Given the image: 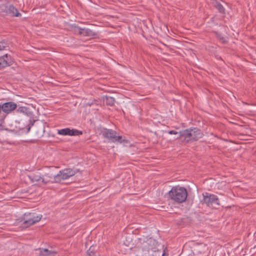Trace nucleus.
I'll list each match as a JSON object with an SVG mask.
<instances>
[{
	"mask_svg": "<svg viewBox=\"0 0 256 256\" xmlns=\"http://www.w3.org/2000/svg\"><path fill=\"white\" fill-rule=\"evenodd\" d=\"M30 126H28V132H29V131H30Z\"/></svg>",
	"mask_w": 256,
	"mask_h": 256,
	"instance_id": "obj_22",
	"label": "nucleus"
},
{
	"mask_svg": "<svg viewBox=\"0 0 256 256\" xmlns=\"http://www.w3.org/2000/svg\"><path fill=\"white\" fill-rule=\"evenodd\" d=\"M168 256V254H166L165 253V252H163V254H162V256Z\"/></svg>",
	"mask_w": 256,
	"mask_h": 256,
	"instance_id": "obj_21",
	"label": "nucleus"
},
{
	"mask_svg": "<svg viewBox=\"0 0 256 256\" xmlns=\"http://www.w3.org/2000/svg\"><path fill=\"white\" fill-rule=\"evenodd\" d=\"M78 33L83 36H93L96 35V34L92 30L86 28H78Z\"/></svg>",
	"mask_w": 256,
	"mask_h": 256,
	"instance_id": "obj_12",
	"label": "nucleus"
},
{
	"mask_svg": "<svg viewBox=\"0 0 256 256\" xmlns=\"http://www.w3.org/2000/svg\"><path fill=\"white\" fill-rule=\"evenodd\" d=\"M169 198L176 202L180 204L186 201L188 196L186 190L182 186H176L168 192Z\"/></svg>",
	"mask_w": 256,
	"mask_h": 256,
	"instance_id": "obj_1",
	"label": "nucleus"
},
{
	"mask_svg": "<svg viewBox=\"0 0 256 256\" xmlns=\"http://www.w3.org/2000/svg\"><path fill=\"white\" fill-rule=\"evenodd\" d=\"M203 134L202 131L197 128H189L186 130L180 131L179 132V136L176 138H184L187 142L192 140H196L203 136Z\"/></svg>",
	"mask_w": 256,
	"mask_h": 256,
	"instance_id": "obj_2",
	"label": "nucleus"
},
{
	"mask_svg": "<svg viewBox=\"0 0 256 256\" xmlns=\"http://www.w3.org/2000/svg\"><path fill=\"white\" fill-rule=\"evenodd\" d=\"M42 218V214H38L36 213H25L22 216L23 224L26 227L29 226L34 224L38 222Z\"/></svg>",
	"mask_w": 256,
	"mask_h": 256,
	"instance_id": "obj_6",
	"label": "nucleus"
},
{
	"mask_svg": "<svg viewBox=\"0 0 256 256\" xmlns=\"http://www.w3.org/2000/svg\"><path fill=\"white\" fill-rule=\"evenodd\" d=\"M58 134L62 136H79L82 134V132L76 130L70 129V128H65L58 130Z\"/></svg>",
	"mask_w": 256,
	"mask_h": 256,
	"instance_id": "obj_10",
	"label": "nucleus"
},
{
	"mask_svg": "<svg viewBox=\"0 0 256 256\" xmlns=\"http://www.w3.org/2000/svg\"><path fill=\"white\" fill-rule=\"evenodd\" d=\"M214 34H216L218 38L223 44H225L227 42L226 38L220 34H219L218 32H214Z\"/></svg>",
	"mask_w": 256,
	"mask_h": 256,
	"instance_id": "obj_18",
	"label": "nucleus"
},
{
	"mask_svg": "<svg viewBox=\"0 0 256 256\" xmlns=\"http://www.w3.org/2000/svg\"><path fill=\"white\" fill-rule=\"evenodd\" d=\"M8 48V44L6 41L3 40L0 42V51L6 50Z\"/></svg>",
	"mask_w": 256,
	"mask_h": 256,
	"instance_id": "obj_17",
	"label": "nucleus"
},
{
	"mask_svg": "<svg viewBox=\"0 0 256 256\" xmlns=\"http://www.w3.org/2000/svg\"><path fill=\"white\" fill-rule=\"evenodd\" d=\"M155 244V240L152 238H150L147 242L142 244V248L144 256H148L150 254V251L154 252L158 251L156 250V248L153 246Z\"/></svg>",
	"mask_w": 256,
	"mask_h": 256,
	"instance_id": "obj_8",
	"label": "nucleus"
},
{
	"mask_svg": "<svg viewBox=\"0 0 256 256\" xmlns=\"http://www.w3.org/2000/svg\"><path fill=\"white\" fill-rule=\"evenodd\" d=\"M39 256H55L56 252L46 248H39Z\"/></svg>",
	"mask_w": 256,
	"mask_h": 256,
	"instance_id": "obj_13",
	"label": "nucleus"
},
{
	"mask_svg": "<svg viewBox=\"0 0 256 256\" xmlns=\"http://www.w3.org/2000/svg\"><path fill=\"white\" fill-rule=\"evenodd\" d=\"M16 108V104L14 102H7L4 103L0 107L2 110L6 113H9Z\"/></svg>",
	"mask_w": 256,
	"mask_h": 256,
	"instance_id": "obj_11",
	"label": "nucleus"
},
{
	"mask_svg": "<svg viewBox=\"0 0 256 256\" xmlns=\"http://www.w3.org/2000/svg\"><path fill=\"white\" fill-rule=\"evenodd\" d=\"M214 7L218 10V11L221 14H224L225 9L222 5L220 2H216L214 4Z\"/></svg>",
	"mask_w": 256,
	"mask_h": 256,
	"instance_id": "obj_16",
	"label": "nucleus"
},
{
	"mask_svg": "<svg viewBox=\"0 0 256 256\" xmlns=\"http://www.w3.org/2000/svg\"><path fill=\"white\" fill-rule=\"evenodd\" d=\"M202 196L203 202L208 206L213 204L220 205L219 200L216 196L205 192L202 194Z\"/></svg>",
	"mask_w": 256,
	"mask_h": 256,
	"instance_id": "obj_9",
	"label": "nucleus"
},
{
	"mask_svg": "<svg viewBox=\"0 0 256 256\" xmlns=\"http://www.w3.org/2000/svg\"><path fill=\"white\" fill-rule=\"evenodd\" d=\"M88 104L89 106L91 105V104Z\"/></svg>",
	"mask_w": 256,
	"mask_h": 256,
	"instance_id": "obj_23",
	"label": "nucleus"
},
{
	"mask_svg": "<svg viewBox=\"0 0 256 256\" xmlns=\"http://www.w3.org/2000/svg\"><path fill=\"white\" fill-rule=\"evenodd\" d=\"M168 133L170 134H178V137L179 136V133H178L177 132H176L175 130H172L168 131Z\"/></svg>",
	"mask_w": 256,
	"mask_h": 256,
	"instance_id": "obj_20",
	"label": "nucleus"
},
{
	"mask_svg": "<svg viewBox=\"0 0 256 256\" xmlns=\"http://www.w3.org/2000/svg\"><path fill=\"white\" fill-rule=\"evenodd\" d=\"M78 172V170L70 168L64 169L60 171L56 176H52L54 182H60L62 180H65L74 176Z\"/></svg>",
	"mask_w": 256,
	"mask_h": 256,
	"instance_id": "obj_5",
	"label": "nucleus"
},
{
	"mask_svg": "<svg viewBox=\"0 0 256 256\" xmlns=\"http://www.w3.org/2000/svg\"><path fill=\"white\" fill-rule=\"evenodd\" d=\"M102 134L104 138H108L113 142L122 143L124 140L122 136H116V132L111 129H104Z\"/></svg>",
	"mask_w": 256,
	"mask_h": 256,
	"instance_id": "obj_7",
	"label": "nucleus"
},
{
	"mask_svg": "<svg viewBox=\"0 0 256 256\" xmlns=\"http://www.w3.org/2000/svg\"><path fill=\"white\" fill-rule=\"evenodd\" d=\"M28 177L32 182H37L40 184H46L50 182H52V176L48 174L42 175L36 172L28 175Z\"/></svg>",
	"mask_w": 256,
	"mask_h": 256,
	"instance_id": "obj_3",
	"label": "nucleus"
},
{
	"mask_svg": "<svg viewBox=\"0 0 256 256\" xmlns=\"http://www.w3.org/2000/svg\"><path fill=\"white\" fill-rule=\"evenodd\" d=\"M17 110L20 112L26 113L28 110V109L26 108L24 106H20L18 108Z\"/></svg>",
	"mask_w": 256,
	"mask_h": 256,
	"instance_id": "obj_19",
	"label": "nucleus"
},
{
	"mask_svg": "<svg viewBox=\"0 0 256 256\" xmlns=\"http://www.w3.org/2000/svg\"><path fill=\"white\" fill-rule=\"evenodd\" d=\"M8 57V54L0 57V69L9 66Z\"/></svg>",
	"mask_w": 256,
	"mask_h": 256,
	"instance_id": "obj_14",
	"label": "nucleus"
},
{
	"mask_svg": "<svg viewBox=\"0 0 256 256\" xmlns=\"http://www.w3.org/2000/svg\"><path fill=\"white\" fill-rule=\"evenodd\" d=\"M0 10L1 12L12 17H19L22 16V14L16 6L8 3L1 4L0 5Z\"/></svg>",
	"mask_w": 256,
	"mask_h": 256,
	"instance_id": "obj_4",
	"label": "nucleus"
},
{
	"mask_svg": "<svg viewBox=\"0 0 256 256\" xmlns=\"http://www.w3.org/2000/svg\"><path fill=\"white\" fill-rule=\"evenodd\" d=\"M103 102L108 106H112L114 103V97H103Z\"/></svg>",
	"mask_w": 256,
	"mask_h": 256,
	"instance_id": "obj_15",
	"label": "nucleus"
}]
</instances>
